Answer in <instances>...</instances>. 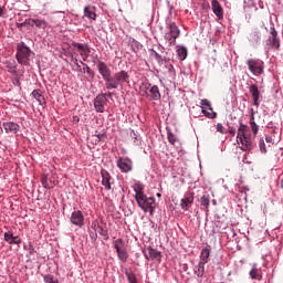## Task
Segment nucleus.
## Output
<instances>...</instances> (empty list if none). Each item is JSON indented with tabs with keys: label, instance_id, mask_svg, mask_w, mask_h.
I'll use <instances>...</instances> for the list:
<instances>
[{
	"label": "nucleus",
	"instance_id": "1",
	"mask_svg": "<svg viewBox=\"0 0 283 283\" xmlns=\"http://www.w3.org/2000/svg\"><path fill=\"white\" fill-rule=\"evenodd\" d=\"M145 186L143 184H135V200L140 209L145 211V213H150L154 216V211L156 210V199L154 197H148L144 192Z\"/></svg>",
	"mask_w": 283,
	"mask_h": 283
},
{
	"label": "nucleus",
	"instance_id": "2",
	"mask_svg": "<svg viewBox=\"0 0 283 283\" xmlns=\"http://www.w3.org/2000/svg\"><path fill=\"white\" fill-rule=\"evenodd\" d=\"M237 143L241 144V151H252L253 147H255V143H253V137L249 134V126L240 123L237 134Z\"/></svg>",
	"mask_w": 283,
	"mask_h": 283
},
{
	"label": "nucleus",
	"instance_id": "3",
	"mask_svg": "<svg viewBox=\"0 0 283 283\" xmlns=\"http://www.w3.org/2000/svg\"><path fill=\"white\" fill-rule=\"evenodd\" d=\"M34 54L23 42L18 43L15 59L20 65H30V57Z\"/></svg>",
	"mask_w": 283,
	"mask_h": 283
},
{
	"label": "nucleus",
	"instance_id": "4",
	"mask_svg": "<svg viewBox=\"0 0 283 283\" xmlns=\"http://www.w3.org/2000/svg\"><path fill=\"white\" fill-rule=\"evenodd\" d=\"M123 83H129V73L126 71H119L111 77L109 83H105L106 90H118V86Z\"/></svg>",
	"mask_w": 283,
	"mask_h": 283
},
{
	"label": "nucleus",
	"instance_id": "5",
	"mask_svg": "<svg viewBox=\"0 0 283 283\" xmlns=\"http://www.w3.org/2000/svg\"><path fill=\"white\" fill-rule=\"evenodd\" d=\"M180 36V29L172 22L168 25V32L165 34V40L168 41V45H176V39Z\"/></svg>",
	"mask_w": 283,
	"mask_h": 283
},
{
	"label": "nucleus",
	"instance_id": "6",
	"mask_svg": "<svg viewBox=\"0 0 283 283\" xmlns=\"http://www.w3.org/2000/svg\"><path fill=\"white\" fill-rule=\"evenodd\" d=\"M248 70L254 75L260 76L264 73V63L260 60L250 59L247 61Z\"/></svg>",
	"mask_w": 283,
	"mask_h": 283
},
{
	"label": "nucleus",
	"instance_id": "7",
	"mask_svg": "<svg viewBox=\"0 0 283 283\" xmlns=\"http://www.w3.org/2000/svg\"><path fill=\"white\" fill-rule=\"evenodd\" d=\"M266 45H269L271 50H280V38L277 36V30H275V27L270 28Z\"/></svg>",
	"mask_w": 283,
	"mask_h": 283
},
{
	"label": "nucleus",
	"instance_id": "8",
	"mask_svg": "<svg viewBox=\"0 0 283 283\" xmlns=\"http://www.w3.org/2000/svg\"><path fill=\"white\" fill-rule=\"evenodd\" d=\"M117 167L122 174H129L134 169V161L127 157H119L117 160Z\"/></svg>",
	"mask_w": 283,
	"mask_h": 283
},
{
	"label": "nucleus",
	"instance_id": "9",
	"mask_svg": "<svg viewBox=\"0 0 283 283\" xmlns=\"http://www.w3.org/2000/svg\"><path fill=\"white\" fill-rule=\"evenodd\" d=\"M105 105H107V94H98L94 99L95 111L103 114V112H105Z\"/></svg>",
	"mask_w": 283,
	"mask_h": 283
},
{
	"label": "nucleus",
	"instance_id": "10",
	"mask_svg": "<svg viewBox=\"0 0 283 283\" xmlns=\"http://www.w3.org/2000/svg\"><path fill=\"white\" fill-rule=\"evenodd\" d=\"M97 70L105 83H109V81H112V70H109V66H107L105 62L99 61L97 63Z\"/></svg>",
	"mask_w": 283,
	"mask_h": 283
},
{
	"label": "nucleus",
	"instance_id": "11",
	"mask_svg": "<svg viewBox=\"0 0 283 283\" xmlns=\"http://www.w3.org/2000/svg\"><path fill=\"white\" fill-rule=\"evenodd\" d=\"M200 105L201 112L207 118H216V116H218V113L213 112V107H211V102H209V99H201Z\"/></svg>",
	"mask_w": 283,
	"mask_h": 283
},
{
	"label": "nucleus",
	"instance_id": "12",
	"mask_svg": "<svg viewBox=\"0 0 283 283\" xmlns=\"http://www.w3.org/2000/svg\"><path fill=\"white\" fill-rule=\"evenodd\" d=\"M70 222L75 227H83L85 224V216H83L81 210H74L71 214Z\"/></svg>",
	"mask_w": 283,
	"mask_h": 283
},
{
	"label": "nucleus",
	"instance_id": "13",
	"mask_svg": "<svg viewBox=\"0 0 283 283\" xmlns=\"http://www.w3.org/2000/svg\"><path fill=\"white\" fill-rule=\"evenodd\" d=\"M143 253H144V258H146V260H157V262H160V258H161L160 251H158L151 247H148L143 250Z\"/></svg>",
	"mask_w": 283,
	"mask_h": 283
},
{
	"label": "nucleus",
	"instance_id": "14",
	"mask_svg": "<svg viewBox=\"0 0 283 283\" xmlns=\"http://www.w3.org/2000/svg\"><path fill=\"white\" fill-rule=\"evenodd\" d=\"M72 45L80 51L83 61H87V59H90L92 50H90V46L87 44L73 42Z\"/></svg>",
	"mask_w": 283,
	"mask_h": 283
},
{
	"label": "nucleus",
	"instance_id": "15",
	"mask_svg": "<svg viewBox=\"0 0 283 283\" xmlns=\"http://www.w3.org/2000/svg\"><path fill=\"white\" fill-rule=\"evenodd\" d=\"M101 176L103 187H105L106 191H109L112 189V175L106 169H102Z\"/></svg>",
	"mask_w": 283,
	"mask_h": 283
},
{
	"label": "nucleus",
	"instance_id": "16",
	"mask_svg": "<svg viewBox=\"0 0 283 283\" xmlns=\"http://www.w3.org/2000/svg\"><path fill=\"white\" fill-rule=\"evenodd\" d=\"M193 192H188L184 196V198L181 199L180 202V207L184 211H188L189 207H191V205H193Z\"/></svg>",
	"mask_w": 283,
	"mask_h": 283
},
{
	"label": "nucleus",
	"instance_id": "17",
	"mask_svg": "<svg viewBox=\"0 0 283 283\" xmlns=\"http://www.w3.org/2000/svg\"><path fill=\"white\" fill-rule=\"evenodd\" d=\"M25 23H28V25H30L31 28H34L35 25L36 28H39V30H45V28H48V22L45 20L29 18L25 20Z\"/></svg>",
	"mask_w": 283,
	"mask_h": 283
},
{
	"label": "nucleus",
	"instance_id": "18",
	"mask_svg": "<svg viewBox=\"0 0 283 283\" xmlns=\"http://www.w3.org/2000/svg\"><path fill=\"white\" fill-rule=\"evenodd\" d=\"M2 127L6 132V134H17V132H19V129H21V126H19V124H17L14 122H4L2 124Z\"/></svg>",
	"mask_w": 283,
	"mask_h": 283
},
{
	"label": "nucleus",
	"instance_id": "19",
	"mask_svg": "<svg viewBox=\"0 0 283 283\" xmlns=\"http://www.w3.org/2000/svg\"><path fill=\"white\" fill-rule=\"evenodd\" d=\"M249 90L253 98L254 107H260V88H258V85L252 84Z\"/></svg>",
	"mask_w": 283,
	"mask_h": 283
},
{
	"label": "nucleus",
	"instance_id": "20",
	"mask_svg": "<svg viewBox=\"0 0 283 283\" xmlns=\"http://www.w3.org/2000/svg\"><path fill=\"white\" fill-rule=\"evenodd\" d=\"M211 6L216 17H218V19H222V17H224V11L220 2L218 0H212Z\"/></svg>",
	"mask_w": 283,
	"mask_h": 283
},
{
	"label": "nucleus",
	"instance_id": "21",
	"mask_svg": "<svg viewBox=\"0 0 283 283\" xmlns=\"http://www.w3.org/2000/svg\"><path fill=\"white\" fill-rule=\"evenodd\" d=\"M84 17L87 19H92L93 21H96V7L86 6L84 8Z\"/></svg>",
	"mask_w": 283,
	"mask_h": 283
},
{
	"label": "nucleus",
	"instance_id": "22",
	"mask_svg": "<svg viewBox=\"0 0 283 283\" xmlns=\"http://www.w3.org/2000/svg\"><path fill=\"white\" fill-rule=\"evenodd\" d=\"M81 64L84 65L83 69H81V65H80L77 62H75V65H76V67H77V71H78V72H83V74L86 73V74H88V76H91V78H94V71H92V69L90 67V65L83 63V61H81Z\"/></svg>",
	"mask_w": 283,
	"mask_h": 283
},
{
	"label": "nucleus",
	"instance_id": "23",
	"mask_svg": "<svg viewBox=\"0 0 283 283\" xmlns=\"http://www.w3.org/2000/svg\"><path fill=\"white\" fill-rule=\"evenodd\" d=\"M210 255H211V249H209V247L203 248L200 253L199 262L207 264V262H209Z\"/></svg>",
	"mask_w": 283,
	"mask_h": 283
},
{
	"label": "nucleus",
	"instance_id": "24",
	"mask_svg": "<svg viewBox=\"0 0 283 283\" xmlns=\"http://www.w3.org/2000/svg\"><path fill=\"white\" fill-rule=\"evenodd\" d=\"M150 98L153 101H160V90L157 85H153L149 90Z\"/></svg>",
	"mask_w": 283,
	"mask_h": 283
},
{
	"label": "nucleus",
	"instance_id": "25",
	"mask_svg": "<svg viewBox=\"0 0 283 283\" xmlns=\"http://www.w3.org/2000/svg\"><path fill=\"white\" fill-rule=\"evenodd\" d=\"M41 182L44 189H54V187H56V181H53V184H50L48 176H42Z\"/></svg>",
	"mask_w": 283,
	"mask_h": 283
},
{
	"label": "nucleus",
	"instance_id": "26",
	"mask_svg": "<svg viewBox=\"0 0 283 283\" xmlns=\"http://www.w3.org/2000/svg\"><path fill=\"white\" fill-rule=\"evenodd\" d=\"M205 264L201 261H199L198 265L196 266L195 274L197 277H202L205 275Z\"/></svg>",
	"mask_w": 283,
	"mask_h": 283
},
{
	"label": "nucleus",
	"instance_id": "27",
	"mask_svg": "<svg viewBox=\"0 0 283 283\" xmlns=\"http://www.w3.org/2000/svg\"><path fill=\"white\" fill-rule=\"evenodd\" d=\"M117 258L118 260H120V262H127L129 254L127 253V250L123 249V250H117Z\"/></svg>",
	"mask_w": 283,
	"mask_h": 283
},
{
	"label": "nucleus",
	"instance_id": "28",
	"mask_svg": "<svg viewBox=\"0 0 283 283\" xmlns=\"http://www.w3.org/2000/svg\"><path fill=\"white\" fill-rule=\"evenodd\" d=\"M187 54H188L187 48L181 46L177 49V56L179 61H185V59H187Z\"/></svg>",
	"mask_w": 283,
	"mask_h": 283
},
{
	"label": "nucleus",
	"instance_id": "29",
	"mask_svg": "<svg viewBox=\"0 0 283 283\" xmlns=\"http://www.w3.org/2000/svg\"><path fill=\"white\" fill-rule=\"evenodd\" d=\"M201 207L206 208V211H209L210 198L209 195H203L200 199Z\"/></svg>",
	"mask_w": 283,
	"mask_h": 283
},
{
	"label": "nucleus",
	"instance_id": "30",
	"mask_svg": "<svg viewBox=\"0 0 283 283\" xmlns=\"http://www.w3.org/2000/svg\"><path fill=\"white\" fill-rule=\"evenodd\" d=\"M114 249L116 251H120V250L125 249V241H123V239H120V238L116 239L114 241Z\"/></svg>",
	"mask_w": 283,
	"mask_h": 283
},
{
	"label": "nucleus",
	"instance_id": "31",
	"mask_svg": "<svg viewBox=\"0 0 283 283\" xmlns=\"http://www.w3.org/2000/svg\"><path fill=\"white\" fill-rule=\"evenodd\" d=\"M7 69L11 74H17V62H7Z\"/></svg>",
	"mask_w": 283,
	"mask_h": 283
},
{
	"label": "nucleus",
	"instance_id": "32",
	"mask_svg": "<svg viewBox=\"0 0 283 283\" xmlns=\"http://www.w3.org/2000/svg\"><path fill=\"white\" fill-rule=\"evenodd\" d=\"M167 138H168V142L170 143V145H176V143H178V138L171 132L167 133Z\"/></svg>",
	"mask_w": 283,
	"mask_h": 283
},
{
	"label": "nucleus",
	"instance_id": "33",
	"mask_svg": "<svg viewBox=\"0 0 283 283\" xmlns=\"http://www.w3.org/2000/svg\"><path fill=\"white\" fill-rule=\"evenodd\" d=\"M97 233H99V235H102L104 238V240H107V238H108L107 229L99 226L97 229Z\"/></svg>",
	"mask_w": 283,
	"mask_h": 283
},
{
	"label": "nucleus",
	"instance_id": "34",
	"mask_svg": "<svg viewBox=\"0 0 283 283\" xmlns=\"http://www.w3.org/2000/svg\"><path fill=\"white\" fill-rule=\"evenodd\" d=\"M125 275L129 283H136V275L133 272L126 271Z\"/></svg>",
	"mask_w": 283,
	"mask_h": 283
},
{
	"label": "nucleus",
	"instance_id": "35",
	"mask_svg": "<svg viewBox=\"0 0 283 283\" xmlns=\"http://www.w3.org/2000/svg\"><path fill=\"white\" fill-rule=\"evenodd\" d=\"M44 282L45 283H59V280L54 277L52 274L44 275Z\"/></svg>",
	"mask_w": 283,
	"mask_h": 283
},
{
	"label": "nucleus",
	"instance_id": "36",
	"mask_svg": "<svg viewBox=\"0 0 283 283\" xmlns=\"http://www.w3.org/2000/svg\"><path fill=\"white\" fill-rule=\"evenodd\" d=\"M250 276L252 277V280H260V272L258 271L256 268H253L250 271Z\"/></svg>",
	"mask_w": 283,
	"mask_h": 283
},
{
	"label": "nucleus",
	"instance_id": "37",
	"mask_svg": "<svg viewBox=\"0 0 283 283\" xmlns=\"http://www.w3.org/2000/svg\"><path fill=\"white\" fill-rule=\"evenodd\" d=\"M250 126H251V129H252V133L255 136H258V132L260 129V126H258V124L255 122H250Z\"/></svg>",
	"mask_w": 283,
	"mask_h": 283
},
{
	"label": "nucleus",
	"instance_id": "38",
	"mask_svg": "<svg viewBox=\"0 0 283 283\" xmlns=\"http://www.w3.org/2000/svg\"><path fill=\"white\" fill-rule=\"evenodd\" d=\"M4 240L6 242H9V244H12V240H14V234H12V232H6Z\"/></svg>",
	"mask_w": 283,
	"mask_h": 283
},
{
	"label": "nucleus",
	"instance_id": "39",
	"mask_svg": "<svg viewBox=\"0 0 283 283\" xmlns=\"http://www.w3.org/2000/svg\"><path fill=\"white\" fill-rule=\"evenodd\" d=\"M250 41H260V32L253 31V32L250 34Z\"/></svg>",
	"mask_w": 283,
	"mask_h": 283
},
{
	"label": "nucleus",
	"instance_id": "40",
	"mask_svg": "<svg viewBox=\"0 0 283 283\" xmlns=\"http://www.w3.org/2000/svg\"><path fill=\"white\" fill-rule=\"evenodd\" d=\"M32 96H33V98H35V101H38L39 103H41V98L43 97V96L41 95V93H40L39 91H36V90H34V91L32 92Z\"/></svg>",
	"mask_w": 283,
	"mask_h": 283
},
{
	"label": "nucleus",
	"instance_id": "41",
	"mask_svg": "<svg viewBox=\"0 0 283 283\" xmlns=\"http://www.w3.org/2000/svg\"><path fill=\"white\" fill-rule=\"evenodd\" d=\"M217 132H219V134H226L227 128H224V126L219 123V124H217Z\"/></svg>",
	"mask_w": 283,
	"mask_h": 283
},
{
	"label": "nucleus",
	"instance_id": "42",
	"mask_svg": "<svg viewBox=\"0 0 283 283\" xmlns=\"http://www.w3.org/2000/svg\"><path fill=\"white\" fill-rule=\"evenodd\" d=\"M260 150L265 154L266 151V144H264V142L261 139L260 144H259Z\"/></svg>",
	"mask_w": 283,
	"mask_h": 283
},
{
	"label": "nucleus",
	"instance_id": "43",
	"mask_svg": "<svg viewBox=\"0 0 283 283\" xmlns=\"http://www.w3.org/2000/svg\"><path fill=\"white\" fill-rule=\"evenodd\" d=\"M153 54L158 63H160V61H163V56L160 54H158V52L154 51Z\"/></svg>",
	"mask_w": 283,
	"mask_h": 283
},
{
	"label": "nucleus",
	"instance_id": "44",
	"mask_svg": "<svg viewBox=\"0 0 283 283\" xmlns=\"http://www.w3.org/2000/svg\"><path fill=\"white\" fill-rule=\"evenodd\" d=\"M91 227H92V229H94L95 232H97L98 227H101V224H98V221H93Z\"/></svg>",
	"mask_w": 283,
	"mask_h": 283
},
{
	"label": "nucleus",
	"instance_id": "45",
	"mask_svg": "<svg viewBox=\"0 0 283 283\" xmlns=\"http://www.w3.org/2000/svg\"><path fill=\"white\" fill-rule=\"evenodd\" d=\"M103 134H95L94 137L96 138L95 139V143H101V140H103Z\"/></svg>",
	"mask_w": 283,
	"mask_h": 283
},
{
	"label": "nucleus",
	"instance_id": "46",
	"mask_svg": "<svg viewBox=\"0 0 283 283\" xmlns=\"http://www.w3.org/2000/svg\"><path fill=\"white\" fill-rule=\"evenodd\" d=\"M13 85H15V87H21V80H19V77L13 78Z\"/></svg>",
	"mask_w": 283,
	"mask_h": 283
},
{
	"label": "nucleus",
	"instance_id": "47",
	"mask_svg": "<svg viewBox=\"0 0 283 283\" xmlns=\"http://www.w3.org/2000/svg\"><path fill=\"white\" fill-rule=\"evenodd\" d=\"M12 244H21V238H19V237H13V239H12Z\"/></svg>",
	"mask_w": 283,
	"mask_h": 283
},
{
	"label": "nucleus",
	"instance_id": "48",
	"mask_svg": "<svg viewBox=\"0 0 283 283\" xmlns=\"http://www.w3.org/2000/svg\"><path fill=\"white\" fill-rule=\"evenodd\" d=\"M229 134H231V136H235V128L229 127Z\"/></svg>",
	"mask_w": 283,
	"mask_h": 283
},
{
	"label": "nucleus",
	"instance_id": "49",
	"mask_svg": "<svg viewBox=\"0 0 283 283\" xmlns=\"http://www.w3.org/2000/svg\"><path fill=\"white\" fill-rule=\"evenodd\" d=\"M15 25L17 28H23L24 25H28V23H25V20H24L23 22L17 23Z\"/></svg>",
	"mask_w": 283,
	"mask_h": 283
},
{
	"label": "nucleus",
	"instance_id": "50",
	"mask_svg": "<svg viewBox=\"0 0 283 283\" xmlns=\"http://www.w3.org/2000/svg\"><path fill=\"white\" fill-rule=\"evenodd\" d=\"M92 240H96L98 238V234L96 232H91Z\"/></svg>",
	"mask_w": 283,
	"mask_h": 283
},
{
	"label": "nucleus",
	"instance_id": "51",
	"mask_svg": "<svg viewBox=\"0 0 283 283\" xmlns=\"http://www.w3.org/2000/svg\"><path fill=\"white\" fill-rule=\"evenodd\" d=\"M29 253L31 255H34V253H35L34 248L32 245H30V248H29Z\"/></svg>",
	"mask_w": 283,
	"mask_h": 283
},
{
	"label": "nucleus",
	"instance_id": "52",
	"mask_svg": "<svg viewBox=\"0 0 283 283\" xmlns=\"http://www.w3.org/2000/svg\"><path fill=\"white\" fill-rule=\"evenodd\" d=\"M250 123H255V115H250Z\"/></svg>",
	"mask_w": 283,
	"mask_h": 283
},
{
	"label": "nucleus",
	"instance_id": "53",
	"mask_svg": "<svg viewBox=\"0 0 283 283\" xmlns=\"http://www.w3.org/2000/svg\"><path fill=\"white\" fill-rule=\"evenodd\" d=\"M250 116H255V111H253V108L250 109Z\"/></svg>",
	"mask_w": 283,
	"mask_h": 283
},
{
	"label": "nucleus",
	"instance_id": "54",
	"mask_svg": "<svg viewBox=\"0 0 283 283\" xmlns=\"http://www.w3.org/2000/svg\"><path fill=\"white\" fill-rule=\"evenodd\" d=\"M54 182H56V180L49 179V185H54Z\"/></svg>",
	"mask_w": 283,
	"mask_h": 283
},
{
	"label": "nucleus",
	"instance_id": "55",
	"mask_svg": "<svg viewBox=\"0 0 283 283\" xmlns=\"http://www.w3.org/2000/svg\"><path fill=\"white\" fill-rule=\"evenodd\" d=\"M0 17H3V8L0 7Z\"/></svg>",
	"mask_w": 283,
	"mask_h": 283
},
{
	"label": "nucleus",
	"instance_id": "56",
	"mask_svg": "<svg viewBox=\"0 0 283 283\" xmlns=\"http://www.w3.org/2000/svg\"><path fill=\"white\" fill-rule=\"evenodd\" d=\"M266 143H271V137L265 138Z\"/></svg>",
	"mask_w": 283,
	"mask_h": 283
},
{
	"label": "nucleus",
	"instance_id": "57",
	"mask_svg": "<svg viewBox=\"0 0 283 283\" xmlns=\"http://www.w3.org/2000/svg\"><path fill=\"white\" fill-rule=\"evenodd\" d=\"M157 197L160 198V193H157Z\"/></svg>",
	"mask_w": 283,
	"mask_h": 283
},
{
	"label": "nucleus",
	"instance_id": "58",
	"mask_svg": "<svg viewBox=\"0 0 283 283\" xmlns=\"http://www.w3.org/2000/svg\"><path fill=\"white\" fill-rule=\"evenodd\" d=\"M108 96H112V93H108Z\"/></svg>",
	"mask_w": 283,
	"mask_h": 283
},
{
	"label": "nucleus",
	"instance_id": "59",
	"mask_svg": "<svg viewBox=\"0 0 283 283\" xmlns=\"http://www.w3.org/2000/svg\"><path fill=\"white\" fill-rule=\"evenodd\" d=\"M212 202H213V205H216V200H213Z\"/></svg>",
	"mask_w": 283,
	"mask_h": 283
}]
</instances>
